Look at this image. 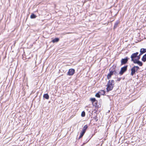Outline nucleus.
I'll return each instance as SVG.
<instances>
[{"instance_id":"obj_1","label":"nucleus","mask_w":146,"mask_h":146,"mask_svg":"<svg viewBox=\"0 0 146 146\" xmlns=\"http://www.w3.org/2000/svg\"><path fill=\"white\" fill-rule=\"evenodd\" d=\"M114 84V81L113 80H110L108 82L107 85L106 90L108 92L111 90L113 87Z\"/></svg>"},{"instance_id":"obj_2","label":"nucleus","mask_w":146,"mask_h":146,"mask_svg":"<svg viewBox=\"0 0 146 146\" xmlns=\"http://www.w3.org/2000/svg\"><path fill=\"white\" fill-rule=\"evenodd\" d=\"M139 69V67L138 66H134L131 69V75L133 76L135 74V72L137 71Z\"/></svg>"},{"instance_id":"obj_3","label":"nucleus","mask_w":146,"mask_h":146,"mask_svg":"<svg viewBox=\"0 0 146 146\" xmlns=\"http://www.w3.org/2000/svg\"><path fill=\"white\" fill-rule=\"evenodd\" d=\"M127 66H125L121 68L120 71L119 73L120 75H122L127 70Z\"/></svg>"},{"instance_id":"obj_4","label":"nucleus","mask_w":146,"mask_h":146,"mask_svg":"<svg viewBox=\"0 0 146 146\" xmlns=\"http://www.w3.org/2000/svg\"><path fill=\"white\" fill-rule=\"evenodd\" d=\"M139 54L138 52H136L135 53H133L131 56V61L133 62L135 60H136V59H135L134 58H136L137 55H138Z\"/></svg>"},{"instance_id":"obj_5","label":"nucleus","mask_w":146,"mask_h":146,"mask_svg":"<svg viewBox=\"0 0 146 146\" xmlns=\"http://www.w3.org/2000/svg\"><path fill=\"white\" fill-rule=\"evenodd\" d=\"M129 59L127 57H126L125 58L122 59L121 60V65L125 64L127 62L128 59Z\"/></svg>"},{"instance_id":"obj_6","label":"nucleus","mask_w":146,"mask_h":146,"mask_svg":"<svg viewBox=\"0 0 146 146\" xmlns=\"http://www.w3.org/2000/svg\"><path fill=\"white\" fill-rule=\"evenodd\" d=\"M116 73V71L115 70L110 71V72L107 75V78L108 79H109L111 78V76L113 74L115 73V74Z\"/></svg>"},{"instance_id":"obj_7","label":"nucleus","mask_w":146,"mask_h":146,"mask_svg":"<svg viewBox=\"0 0 146 146\" xmlns=\"http://www.w3.org/2000/svg\"><path fill=\"white\" fill-rule=\"evenodd\" d=\"M75 70L73 69H70L68 72V74L70 76L73 75L74 73Z\"/></svg>"},{"instance_id":"obj_8","label":"nucleus","mask_w":146,"mask_h":146,"mask_svg":"<svg viewBox=\"0 0 146 146\" xmlns=\"http://www.w3.org/2000/svg\"><path fill=\"white\" fill-rule=\"evenodd\" d=\"M133 62L134 63L137 64L140 66H142L143 65V63L142 62L138 60H135Z\"/></svg>"},{"instance_id":"obj_9","label":"nucleus","mask_w":146,"mask_h":146,"mask_svg":"<svg viewBox=\"0 0 146 146\" xmlns=\"http://www.w3.org/2000/svg\"><path fill=\"white\" fill-rule=\"evenodd\" d=\"M141 60L143 62H145L146 61V53L143 56Z\"/></svg>"},{"instance_id":"obj_10","label":"nucleus","mask_w":146,"mask_h":146,"mask_svg":"<svg viewBox=\"0 0 146 146\" xmlns=\"http://www.w3.org/2000/svg\"><path fill=\"white\" fill-rule=\"evenodd\" d=\"M140 52H141L143 54L146 52V48H141Z\"/></svg>"},{"instance_id":"obj_11","label":"nucleus","mask_w":146,"mask_h":146,"mask_svg":"<svg viewBox=\"0 0 146 146\" xmlns=\"http://www.w3.org/2000/svg\"><path fill=\"white\" fill-rule=\"evenodd\" d=\"M119 21H117L115 23L114 26V28L115 29L117 27V25L119 24Z\"/></svg>"},{"instance_id":"obj_12","label":"nucleus","mask_w":146,"mask_h":146,"mask_svg":"<svg viewBox=\"0 0 146 146\" xmlns=\"http://www.w3.org/2000/svg\"><path fill=\"white\" fill-rule=\"evenodd\" d=\"M87 128H88L87 125H85L83 128L82 131H84V132H85L86 131V130L87 129Z\"/></svg>"},{"instance_id":"obj_13","label":"nucleus","mask_w":146,"mask_h":146,"mask_svg":"<svg viewBox=\"0 0 146 146\" xmlns=\"http://www.w3.org/2000/svg\"><path fill=\"white\" fill-rule=\"evenodd\" d=\"M59 40V39L58 38H56L52 40V42L53 43L57 42Z\"/></svg>"},{"instance_id":"obj_14","label":"nucleus","mask_w":146,"mask_h":146,"mask_svg":"<svg viewBox=\"0 0 146 146\" xmlns=\"http://www.w3.org/2000/svg\"><path fill=\"white\" fill-rule=\"evenodd\" d=\"M43 97L46 99H48L49 96L48 94H45L43 95Z\"/></svg>"},{"instance_id":"obj_15","label":"nucleus","mask_w":146,"mask_h":146,"mask_svg":"<svg viewBox=\"0 0 146 146\" xmlns=\"http://www.w3.org/2000/svg\"><path fill=\"white\" fill-rule=\"evenodd\" d=\"M85 132L82 131V132H81L80 135L79 137V139H80L83 136Z\"/></svg>"},{"instance_id":"obj_16","label":"nucleus","mask_w":146,"mask_h":146,"mask_svg":"<svg viewBox=\"0 0 146 146\" xmlns=\"http://www.w3.org/2000/svg\"><path fill=\"white\" fill-rule=\"evenodd\" d=\"M36 16L34 14H32L31 15V19H34L36 17Z\"/></svg>"},{"instance_id":"obj_17","label":"nucleus","mask_w":146,"mask_h":146,"mask_svg":"<svg viewBox=\"0 0 146 146\" xmlns=\"http://www.w3.org/2000/svg\"><path fill=\"white\" fill-rule=\"evenodd\" d=\"M90 100L93 103H94V102H96V100L95 98H91L90 99Z\"/></svg>"},{"instance_id":"obj_18","label":"nucleus","mask_w":146,"mask_h":146,"mask_svg":"<svg viewBox=\"0 0 146 146\" xmlns=\"http://www.w3.org/2000/svg\"><path fill=\"white\" fill-rule=\"evenodd\" d=\"M85 113L84 111H82L81 113V116L82 117H84L85 116Z\"/></svg>"},{"instance_id":"obj_19","label":"nucleus","mask_w":146,"mask_h":146,"mask_svg":"<svg viewBox=\"0 0 146 146\" xmlns=\"http://www.w3.org/2000/svg\"><path fill=\"white\" fill-rule=\"evenodd\" d=\"M95 96L98 98H100V95L98 93H97L96 94Z\"/></svg>"},{"instance_id":"obj_20","label":"nucleus","mask_w":146,"mask_h":146,"mask_svg":"<svg viewBox=\"0 0 146 146\" xmlns=\"http://www.w3.org/2000/svg\"><path fill=\"white\" fill-rule=\"evenodd\" d=\"M137 59H136V60H139L140 59V56H139V55H137V56L136 57Z\"/></svg>"},{"instance_id":"obj_21","label":"nucleus","mask_w":146,"mask_h":146,"mask_svg":"<svg viewBox=\"0 0 146 146\" xmlns=\"http://www.w3.org/2000/svg\"><path fill=\"white\" fill-rule=\"evenodd\" d=\"M102 95H104L105 94V91L103 90H102Z\"/></svg>"},{"instance_id":"obj_22","label":"nucleus","mask_w":146,"mask_h":146,"mask_svg":"<svg viewBox=\"0 0 146 146\" xmlns=\"http://www.w3.org/2000/svg\"><path fill=\"white\" fill-rule=\"evenodd\" d=\"M142 54H143L141 52H140V53L139 55L140 56Z\"/></svg>"},{"instance_id":"obj_23","label":"nucleus","mask_w":146,"mask_h":146,"mask_svg":"<svg viewBox=\"0 0 146 146\" xmlns=\"http://www.w3.org/2000/svg\"><path fill=\"white\" fill-rule=\"evenodd\" d=\"M121 78H118L117 80L118 81H119L121 80Z\"/></svg>"},{"instance_id":"obj_24","label":"nucleus","mask_w":146,"mask_h":146,"mask_svg":"<svg viewBox=\"0 0 146 146\" xmlns=\"http://www.w3.org/2000/svg\"><path fill=\"white\" fill-rule=\"evenodd\" d=\"M94 102L95 104L96 105L97 103V101H96V102Z\"/></svg>"},{"instance_id":"obj_25","label":"nucleus","mask_w":146,"mask_h":146,"mask_svg":"<svg viewBox=\"0 0 146 146\" xmlns=\"http://www.w3.org/2000/svg\"><path fill=\"white\" fill-rule=\"evenodd\" d=\"M68 33H65L64 34V35H65V34H68Z\"/></svg>"}]
</instances>
